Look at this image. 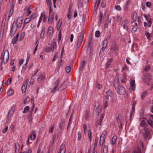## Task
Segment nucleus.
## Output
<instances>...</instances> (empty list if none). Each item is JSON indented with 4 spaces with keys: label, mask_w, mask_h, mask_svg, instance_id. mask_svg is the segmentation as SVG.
<instances>
[{
    "label": "nucleus",
    "mask_w": 153,
    "mask_h": 153,
    "mask_svg": "<svg viewBox=\"0 0 153 153\" xmlns=\"http://www.w3.org/2000/svg\"><path fill=\"white\" fill-rule=\"evenodd\" d=\"M105 0H102L101 2V6L102 7H104L105 6Z\"/></svg>",
    "instance_id": "50"
},
{
    "label": "nucleus",
    "mask_w": 153,
    "mask_h": 153,
    "mask_svg": "<svg viewBox=\"0 0 153 153\" xmlns=\"http://www.w3.org/2000/svg\"><path fill=\"white\" fill-rule=\"evenodd\" d=\"M119 81L118 80H115L114 81V86L116 89L117 88L119 87Z\"/></svg>",
    "instance_id": "24"
},
{
    "label": "nucleus",
    "mask_w": 153,
    "mask_h": 153,
    "mask_svg": "<svg viewBox=\"0 0 153 153\" xmlns=\"http://www.w3.org/2000/svg\"><path fill=\"white\" fill-rule=\"evenodd\" d=\"M19 36V33H18L16 35V37L15 36L13 38L12 41V43H13V44H16V42L18 39Z\"/></svg>",
    "instance_id": "18"
},
{
    "label": "nucleus",
    "mask_w": 153,
    "mask_h": 153,
    "mask_svg": "<svg viewBox=\"0 0 153 153\" xmlns=\"http://www.w3.org/2000/svg\"><path fill=\"white\" fill-rule=\"evenodd\" d=\"M128 19H126L123 20L122 22L123 28L124 29L128 30Z\"/></svg>",
    "instance_id": "8"
},
{
    "label": "nucleus",
    "mask_w": 153,
    "mask_h": 153,
    "mask_svg": "<svg viewBox=\"0 0 153 153\" xmlns=\"http://www.w3.org/2000/svg\"><path fill=\"white\" fill-rule=\"evenodd\" d=\"M45 76L43 74H41L39 75L37 78L38 81L40 83L44 79Z\"/></svg>",
    "instance_id": "14"
},
{
    "label": "nucleus",
    "mask_w": 153,
    "mask_h": 153,
    "mask_svg": "<svg viewBox=\"0 0 153 153\" xmlns=\"http://www.w3.org/2000/svg\"><path fill=\"white\" fill-rule=\"evenodd\" d=\"M141 8L143 10H144L145 8H146V7H145V4L143 3L141 5Z\"/></svg>",
    "instance_id": "62"
},
{
    "label": "nucleus",
    "mask_w": 153,
    "mask_h": 153,
    "mask_svg": "<svg viewBox=\"0 0 153 153\" xmlns=\"http://www.w3.org/2000/svg\"><path fill=\"white\" fill-rule=\"evenodd\" d=\"M23 19L22 17H19L16 20V24L17 27L19 28H20L22 25Z\"/></svg>",
    "instance_id": "9"
},
{
    "label": "nucleus",
    "mask_w": 153,
    "mask_h": 153,
    "mask_svg": "<svg viewBox=\"0 0 153 153\" xmlns=\"http://www.w3.org/2000/svg\"><path fill=\"white\" fill-rule=\"evenodd\" d=\"M130 84L131 89L133 90H134L135 89V81L134 80H132L130 82Z\"/></svg>",
    "instance_id": "19"
},
{
    "label": "nucleus",
    "mask_w": 153,
    "mask_h": 153,
    "mask_svg": "<svg viewBox=\"0 0 153 153\" xmlns=\"http://www.w3.org/2000/svg\"><path fill=\"white\" fill-rule=\"evenodd\" d=\"M29 109V107L28 106H27L25 107L24 110L23 111V113H26L28 111Z\"/></svg>",
    "instance_id": "39"
},
{
    "label": "nucleus",
    "mask_w": 153,
    "mask_h": 153,
    "mask_svg": "<svg viewBox=\"0 0 153 153\" xmlns=\"http://www.w3.org/2000/svg\"><path fill=\"white\" fill-rule=\"evenodd\" d=\"M84 31H82L78 34L79 35L78 37L76 45L77 48H79L81 45L84 38Z\"/></svg>",
    "instance_id": "2"
},
{
    "label": "nucleus",
    "mask_w": 153,
    "mask_h": 153,
    "mask_svg": "<svg viewBox=\"0 0 153 153\" xmlns=\"http://www.w3.org/2000/svg\"><path fill=\"white\" fill-rule=\"evenodd\" d=\"M105 135L104 134L103 135L102 134L100 136V141L99 143V144L100 146H102L103 145V143H104L105 141Z\"/></svg>",
    "instance_id": "11"
},
{
    "label": "nucleus",
    "mask_w": 153,
    "mask_h": 153,
    "mask_svg": "<svg viewBox=\"0 0 153 153\" xmlns=\"http://www.w3.org/2000/svg\"><path fill=\"white\" fill-rule=\"evenodd\" d=\"M134 112H131L130 115V120H131L133 118L132 117H133L134 116Z\"/></svg>",
    "instance_id": "59"
},
{
    "label": "nucleus",
    "mask_w": 153,
    "mask_h": 153,
    "mask_svg": "<svg viewBox=\"0 0 153 153\" xmlns=\"http://www.w3.org/2000/svg\"><path fill=\"white\" fill-rule=\"evenodd\" d=\"M108 101H105V102L104 103V108H105L108 105Z\"/></svg>",
    "instance_id": "54"
},
{
    "label": "nucleus",
    "mask_w": 153,
    "mask_h": 153,
    "mask_svg": "<svg viewBox=\"0 0 153 153\" xmlns=\"http://www.w3.org/2000/svg\"><path fill=\"white\" fill-rule=\"evenodd\" d=\"M14 148L15 152L16 153L19 152L20 150V145L19 143H15Z\"/></svg>",
    "instance_id": "16"
},
{
    "label": "nucleus",
    "mask_w": 153,
    "mask_h": 153,
    "mask_svg": "<svg viewBox=\"0 0 153 153\" xmlns=\"http://www.w3.org/2000/svg\"><path fill=\"white\" fill-rule=\"evenodd\" d=\"M126 81V77L124 76H123V78L121 79V82L122 83H125Z\"/></svg>",
    "instance_id": "47"
},
{
    "label": "nucleus",
    "mask_w": 153,
    "mask_h": 153,
    "mask_svg": "<svg viewBox=\"0 0 153 153\" xmlns=\"http://www.w3.org/2000/svg\"><path fill=\"white\" fill-rule=\"evenodd\" d=\"M30 100V98L29 97H27L24 100V103L29 102Z\"/></svg>",
    "instance_id": "51"
},
{
    "label": "nucleus",
    "mask_w": 153,
    "mask_h": 153,
    "mask_svg": "<svg viewBox=\"0 0 153 153\" xmlns=\"http://www.w3.org/2000/svg\"><path fill=\"white\" fill-rule=\"evenodd\" d=\"M146 35L148 39H150L152 37V35L148 32H147V31L146 33Z\"/></svg>",
    "instance_id": "40"
},
{
    "label": "nucleus",
    "mask_w": 153,
    "mask_h": 153,
    "mask_svg": "<svg viewBox=\"0 0 153 153\" xmlns=\"http://www.w3.org/2000/svg\"><path fill=\"white\" fill-rule=\"evenodd\" d=\"M108 148L107 146H104L102 151L103 153H107L108 152Z\"/></svg>",
    "instance_id": "37"
},
{
    "label": "nucleus",
    "mask_w": 153,
    "mask_h": 153,
    "mask_svg": "<svg viewBox=\"0 0 153 153\" xmlns=\"http://www.w3.org/2000/svg\"><path fill=\"white\" fill-rule=\"evenodd\" d=\"M71 70V68L70 66H67L65 68V71L67 73H69Z\"/></svg>",
    "instance_id": "41"
},
{
    "label": "nucleus",
    "mask_w": 153,
    "mask_h": 153,
    "mask_svg": "<svg viewBox=\"0 0 153 153\" xmlns=\"http://www.w3.org/2000/svg\"><path fill=\"white\" fill-rule=\"evenodd\" d=\"M137 26L134 27L132 28V30L134 33L135 32L137 31Z\"/></svg>",
    "instance_id": "56"
},
{
    "label": "nucleus",
    "mask_w": 153,
    "mask_h": 153,
    "mask_svg": "<svg viewBox=\"0 0 153 153\" xmlns=\"http://www.w3.org/2000/svg\"><path fill=\"white\" fill-rule=\"evenodd\" d=\"M25 33H22L20 35V37L19 38V41L22 40L25 36Z\"/></svg>",
    "instance_id": "36"
},
{
    "label": "nucleus",
    "mask_w": 153,
    "mask_h": 153,
    "mask_svg": "<svg viewBox=\"0 0 153 153\" xmlns=\"http://www.w3.org/2000/svg\"><path fill=\"white\" fill-rule=\"evenodd\" d=\"M117 139V137L116 136H114L111 140V144L113 145H114L115 143L116 140Z\"/></svg>",
    "instance_id": "28"
},
{
    "label": "nucleus",
    "mask_w": 153,
    "mask_h": 153,
    "mask_svg": "<svg viewBox=\"0 0 153 153\" xmlns=\"http://www.w3.org/2000/svg\"><path fill=\"white\" fill-rule=\"evenodd\" d=\"M147 122L149 125L152 128H153V121L151 119L147 120Z\"/></svg>",
    "instance_id": "29"
},
{
    "label": "nucleus",
    "mask_w": 153,
    "mask_h": 153,
    "mask_svg": "<svg viewBox=\"0 0 153 153\" xmlns=\"http://www.w3.org/2000/svg\"><path fill=\"white\" fill-rule=\"evenodd\" d=\"M150 66L149 65H146L144 68V70L146 71H148L149 70H150Z\"/></svg>",
    "instance_id": "46"
},
{
    "label": "nucleus",
    "mask_w": 153,
    "mask_h": 153,
    "mask_svg": "<svg viewBox=\"0 0 153 153\" xmlns=\"http://www.w3.org/2000/svg\"><path fill=\"white\" fill-rule=\"evenodd\" d=\"M16 30H13V29H11L10 35L12 37L15 34Z\"/></svg>",
    "instance_id": "33"
},
{
    "label": "nucleus",
    "mask_w": 153,
    "mask_h": 153,
    "mask_svg": "<svg viewBox=\"0 0 153 153\" xmlns=\"http://www.w3.org/2000/svg\"><path fill=\"white\" fill-rule=\"evenodd\" d=\"M111 49L114 50H116L117 49V47L115 45H113L111 46Z\"/></svg>",
    "instance_id": "53"
},
{
    "label": "nucleus",
    "mask_w": 153,
    "mask_h": 153,
    "mask_svg": "<svg viewBox=\"0 0 153 153\" xmlns=\"http://www.w3.org/2000/svg\"><path fill=\"white\" fill-rule=\"evenodd\" d=\"M65 145L64 144H62L60 147V149L59 151H60L61 152L63 151V153H65Z\"/></svg>",
    "instance_id": "20"
},
{
    "label": "nucleus",
    "mask_w": 153,
    "mask_h": 153,
    "mask_svg": "<svg viewBox=\"0 0 153 153\" xmlns=\"http://www.w3.org/2000/svg\"><path fill=\"white\" fill-rule=\"evenodd\" d=\"M123 115L121 114H120L118 117L117 118V121L119 127L120 128H122V122L123 120Z\"/></svg>",
    "instance_id": "3"
},
{
    "label": "nucleus",
    "mask_w": 153,
    "mask_h": 153,
    "mask_svg": "<svg viewBox=\"0 0 153 153\" xmlns=\"http://www.w3.org/2000/svg\"><path fill=\"white\" fill-rule=\"evenodd\" d=\"M14 93V91L13 89H10L7 92V94L9 96L12 95Z\"/></svg>",
    "instance_id": "34"
},
{
    "label": "nucleus",
    "mask_w": 153,
    "mask_h": 153,
    "mask_svg": "<svg viewBox=\"0 0 153 153\" xmlns=\"http://www.w3.org/2000/svg\"><path fill=\"white\" fill-rule=\"evenodd\" d=\"M9 52L7 50H6L4 53H2L0 61L1 60L2 63L3 62L6 64L9 58Z\"/></svg>",
    "instance_id": "1"
},
{
    "label": "nucleus",
    "mask_w": 153,
    "mask_h": 153,
    "mask_svg": "<svg viewBox=\"0 0 153 153\" xmlns=\"http://www.w3.org/2000/svg\"><path fill=\"white\" fill-rule=\"evenodd\" d=\"M100 34V32L99 31H96L95 33V36L96 37H98Z\"/></svg>",
    "instance_id": "45"
},
{
    "label": "nucleus",
    "mask_w": 153,
    "mask_h": 153,
    "mask_svg": "<svg viewBox=\"0 0 153 153\" xmlns=\"http://www.w3.org/2000/svg\"><path fill=\"white\" fill-rule=\"evenodd\" d=\"M108 43V38L105 39L103 41L102 45V47L101 50L100 51V53H102L104 52V50L105 49Z\"/></svg>",
    "instance_id": "5"
},
{
    "label": "nucleus",
    "mask_w": 153,
    "mask_h": 153,
    "mask_svg": "<svg viewBox=\"0 0 153 153\" xmlns=\"http://www.w3.org/2000/svg\"><path fill=\"white\" fill-rule=\"evenodd\" d=\"M16 108V106L15 105H13L10 109L9 111V115L10 114H12L14 112V111Z\"/></svg>",
    "instance_id": "15"
},
{
    "label": "nucleus",
    "mask_w": 153,
    "mask_h": 153,
    "mask_svg": "<svg viewBox=\"0 0 153 153\" xmlns=\"http://www.w3.org/2000/svg\"><path fill=\"white\" fill-rule=\"evenodd\" d=\"M62 24V19H60L59 21L58 22L57 24V30H59V29L61 27V25Z\"/></svg>",
    "instance_id": "23"
},
{
    "label": "nucleus",
    "mask_w": 153,
    "mask_h": 153,
    "mask_svg": "<svg viewBox=\"0 0 153 153\" xmlns=\"http://www.w3.org/2000/svg\"><path fill=\"white\" fill-rule=\"evenodd\" d=\"M36 16V15L35 13H33L30 16V19H34Z\"/></svg>",
    "instance_id": "58"
},
{
    "label": "nucleus",
    "mask_w": 153,
    "mask_h": 153,
    "mask_svg": "<svg viewBox=\"0 0 153 153\" xmlns=\"http://www.w3.org/2000/svg\"><path fill=\"white\" fill-rule=\"evenodd\" d=\"M56 44L55 42L53 43L52 47H48L46 49V51L47 52H49L50 51H53L56 48Z\"/></svg>",
    "instance_id": "6"
},
{
    "label": "nucleus",
    "mask_w": 153,
    "mask_h": 153,
    "mask_svg": "<svg viewBox=\"0 0 153 153\" xmlns=\"http://www.w3.org/2000/svg\"><path fill=\"white\" fill-rule=\"evenodd\" d=\"M11 81H12L11 78L10 77L7 80V81L6 83H7V84L8 85H10L11 83Z\"/></svg>",
    "instance_id": "57"
},
{
    "label": "nucleus",
    "mask_w": 153,
    "mask_h": 153,
    "mask_svg": "<svg viewBox=\"0 0 153 153\" xmlns=\"http://www.w3.org/2000/svg\"><path fill=\"white\" fill-rule=\"evenodd\" d=\"M59 83V79H58L56 83H55L53 86V89L52 90L51 92L54 93L56 90H57L58 85Z\"/></svg>",
    "instance_id": "10"
},
{
    "label": "nucleus",
    "mask_w": 153,
    "mask_h": 153,
    "mask_svg": "<svg viewBox=\"0 0 153 153\" xmlns=\"http://www.w3.org/2000/svg\"><path fill=\"white\" fill-rule=\"evenodd\" d=\"M27 8V13H28V16H29L31 13V11L30 10V7H26V8Z\"/></svg>",
    "instance_id": "52"
},
{
    "label": "nucleus",
    "mask_w": 153,
    "mask_h": 153,
    "mask_svg": "<svg viewBox=\"0 0 153 153\" xmlns=\"http://www.w3.org/2000/svg\"><path fill=\"white\" fill-rule=\"evenodd\" d=\"M78 137L77 138V140H79L81 138V133L80 131H79L78 133Z\"/></svg>",
    "instance_id": "55"
},
{
    "label": "nucleus",
    "mask_w": 153,
    "mask_h": 153,
    "mask_svg": "<svg viewBox=\"0 0 153 153\" xmlns=\"http://www.w3.org/2000/svg\"><path fill=\"white\" fill-rule=\"evenodd\" d=\"M146 94H147L146 91H145V92L142 93L141 94V98L142 99H144V98L146 96Z\"/></svg>",
    "instance_id": "42"
},
{
    "label": "nucleus",
    "mask_w": 153,
    "mask_h": 153,
    "mask_svg": "<svg viewBox=\"0 0 153 153\" xmlns=\"http://www.w3.org/2000/svg\"><path fill=\"white\" fill-rule=\"evenodd\" d=\"M140 125L143 127H145L147 126V124L146 121L145 120H142L140 123Z\"/></svg>",
    "instance_id": "22"
},
{
    "label": "nucleus",
    "mask_w": 153,
    "mask_h": 153,
    "mask_svg": "<svg viewBox=\"0 0 153 153\" xmlns=\"http://www.w3.org/2000/svg\"><path fill=\"white\" fill-rule=\"evenodd\" d=\"M134 153H141V149L139 148L134 151Z\"/></svg>",
    "instance_id": "44"
},
{
    "label": "nucleus",
    "mask_w": 153,
    "mask_h": 153,
    "mask_svg": "<svg viewBox=\"0 0 153 153\" xmlns=\"http://www.w3.org/2000/svg\"><path fill=\"white\" fill-rule=\"evenodd\" d=\"M88 137L90 142H91V133L90 130H89L88 131Z\"/></svg>",
    "instance_id": "43"
},
{
    "label": "nucleus",
    "mask_w": 153,
    "mask_h": 153,
    "mask_svg": "<svg viewBox=\"0 0 153 153\" xmlns=\"http://www.w3.org/2000/svg\"><path fill=\"white\" fill-rule=\"evenodd\" d=\"M115 8L118 11H120L121 8L120 6L119 5H118L115 7Z\"/></svg>",
    "instance_id": "64"
},
{
    "label": "nucleus",
    "mask_w": 153,
    "mask_h": 153,
    "mask_svg": "<svg viewBox=\"0 0 153 153\" xmlns=\"http://www.w3.org/2000/svg\"><path fill=\"white\" fill-rule=\"evenodd\" d=\"M151 5V3L150 2L147 1L146 3V6L148 7H150Z\"/></svg>",
    "instance_id": "60"
},
{
    "label": "nucleus",
    "mask_w": 153,
    "mask_h": 153,
    "mask_svg": "<svg viewBox=\"0 0 153 153\" xmlns=\"http://www.w3.org/2000/svg\"><path fill=\"white\" fill-rule=\"evenodd\" d=\"M58 57V53H56L54 55V57L53 58V59L52 60L53 62H54L55 60L56 59V58H57Z\"/></svg>",
    "instance_id": "48"
},
{
    "label": "nucleus",
    "mask_w": 153,
    "mask_h": 153,
    "mask_svg": "<svg viewBox=\"0 0 153 153\" xmlns=\"http://www.w3.org/2000/svg\"><path fill=\"white\" fill-rule=\"evenodd\" d=\"M13 8H11L10 9V12L9 13L8 17L10 18L13 14Z\"/></svg>",
    "instance_id": "38"
},
{
    "label": "nucleus",
    "mask_w": 153,
    "mask_h": 153,
    "mask_svg": "<svg viewBox=\"0 0 153 153\" xmlns=\"http://www.w3.org/2000/svg\"><path fill=\"white\" fill-rule=\"evenodd\" d=\"M45 33V28L44 27H42L41 32L40 34V38L42 39L44 36Z\"/></svg>",
    "instance_id": "25"
},
{
    "label": "nucleus",
    "mask_w": 153,
    "mask_h": 153,
    "mask_svg": "<svg viewBox=\"0 0 153 153\" xmlns=\"http://www.w3.org/2000/svg\"><path fill=\"white\" fill-rule=\"evenodd\" d=\"M130 0H128L126 3L125 4V6H124V10H127L128 9V8L129 7V3L130 2Z\"/></svg>",
    "instance_id": "27"
},
{
    "label": "nucleus",
    "mask_w": 153,
    "mask_h": 153,
    "mask_svg": "<svg viewBox=\"0 0 153 153\" xmlns=\"http://www.w3.org/2000/svg\"><path fill=\"white\" fill-rule=\"evenodd\" d=\"M27 85V82H26L22 85V93H25L26 91Z\"/></svg>",
    "instance_id": "17"
},
{
    "label": "nucleus",
    "mask_w": 153,
    "mask_h": 153,
    "mask_svg": "<svg viewBox=\"0 0 153 153\" xmlns=\"http://www.w3.org/2000/svg\"><path fill=\"white\" fill-rule=\"evenodd\" d=\"M36 132L34 131H33L31 133V135L30 136V138L32 140H33L35 139L36 137Z\"/></svg>",
    "instance_id": "21"
},
{
    "label": "nucleus",
    "mask_w": 153,
    "mask_h": 153,
    "mask_svg": "<svg viewBox=\"0 0 153 153\" xmlns=\"http://www.w3.org/2000/svg\"><path fill=\"white\" fill-rule=\"evenodd\" d=\"M152 76L149 73L146 74L144 75V80L146 82L149 81L152 79Z\"/></svg>",
    "instance_id": "12"
},
{
    "label": "nucleus",
    "mask_w": 153,
    "mask_h": 153,
    "mask_svg": "<svg viewBox=\"0 0 153 153\" xmlns=\"http://www.w3.org/2000/svg\"><path fill=\"white\" fill-rule=\"evenodd\" d=\"M140 132L143 134L145 138L148 136L149 134V130L146 128H143L140 131Z\"/></svg>",
    "instance_id": "4"
},
{
    "label": "nucleus",
    "mask_w": 153,
    "mask_h": 153,
    "mask_svg": "<svg viewBox=\"0 0 153 153\" xmlns=\"http://www.w3.org/2000/svg\"><path fill=\"white\" fill-rule=\"evenodd\" d=\"M126 90L125 88L123 86H121L118 88L117 92L120 95H123L125 93Z\"/></svg>",
    "instance_id": "7"
},
{
    "label": "nucleus",
    "mask_w": 153,
    "mask_h": 153,
    "mask_svg": "<svg viewBox=\"0 0 153 153\" xmlns=\"http://www.w3.org/2000/svg\"><path fill=\"white\" fill-rule=\"evenodd\" d=\"M54 13H53L51 15H50L48 18V22L49 24H51L52 23L54 19Z\"/></svg>",
    "instance_id": "13"
},
{
    "label": "nucleus",
    "mask_w": 153,
    "mask_h": 153,
    "mask_svg": "<svg viewBox=\"0 0 153 153\" xmlns=\"http://www.w3.org/2000/svg\"><path fill=\"white\" fill-rule=\"evenodd\" d=\"M85 61L84 60H83L82 62L81 63L79 67V70H82V69L83 66L85 65Z\"/></svg>",
    "instance_id": "30"
},
{
    "label": "nucleus",
    "mask_w": 153,
    "mask_h": 153,
    "mask_svg": "<svg viewBox=\"0 0 153 153\" xmlns=\"http://www.w3.org/2000/svg\"><path fill=\"white\" fill-rule=\"evenodd\" d=\"M53 27L50 26L48 29V34H52L53 33Z\"/></svg>",
    "instance_id": "26"
},
{
    "label": "nucleus",
    "mask_w": 153,
    "mask_h": 153,
    "mask_svg": "<svg viewBox=\"0 0 153 153\" xmlns=\"http://www.w3.org/2000/svg\"><path fill=\"white\" fill-rule=\"evenodd\" d=\"M106 94L107 95L111 97H112L113 95L112 91L111 90H109L108 91L106 92Z\"/></svg>",
    "instance_id": "32"
},
{
    "label": "nucleus",
    "mask_w": 153,
    "mask_h": 153,
    "mask_svg": "<svg viewBox=\"0 0 153 153\" xmlns=\"http://www.w3.org/2000/svg\"><path fill=\"white\" fill-rule=\"evenodd\" d=\"M54 126H53L51 127L49 131V132L50 133H51L53 131V130L54 129Z\"/></svg>",
    "instance_id": "63"
},
{
    "label": "nucleus",
    "mask_w": 153,
    "mask_h": 153,
    "mask_svg": "<svg viewBox=\"0 0 153 153\" xmlns=\"http://www.w3.org/2000/svg\"><path fill=\"white\" fill-rule=\"evenodd\" d=\"M100 0H97L96 2L95 3V6H97V7L98 8L100 4Z\"/></svg>",
    "instance_id": "49"
},
{
    "label": "nucleus",
    "mask_w": 153,
    "mask_h": 153,
    "mask_svg": "<svg viewBox=\"0 0 153 153\" xmlns=\"http://www.w3.org/2000/svg\"><path fill=\"white\" fill-rule=\"evenodd\" d=\"M46 3L48 5V6H51V0H46Z\"/></svg>",
    "instance_id": "61"
},
{
    "label": "nucleus",
    "mask_w": 153,
    "mask_h": 153,
    "mask_svg": "<svg viewBox=\"0 0 153 153\" xmlns=\"http://www.w3.org/2000/svg\"><path fill=\"white\" fill-rule=\"evenodd\" d=\"M144 16L147 21H149L151 20V19L150 18V15L149 14L147 15L145 14H144Z\"/></svg>",
    "instance_id": "35"
},
{
    "label": "nucleus",
    "mask_w": 153,
    "mask_h": 153,
    "mask_svg": "<svg viewBox=\"0 0 153 153\" xmlns=\"http://www.w3.org/2000/svg\"><path fill=\"white\" fill-rule=\"evenodd\" d=\"M31 21V19L30 18H27L24 21V24H25L24 25L22 28H23V27H24L25 24H27L29 22H30Z\"/></svg>",
    "instance_id": "31"
}]
</instances>
